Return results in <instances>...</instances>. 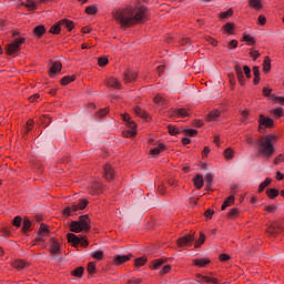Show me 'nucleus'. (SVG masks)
<instances>
[{"instance_id":"1","label":"nucleus","mask_w":284,"mask_h":284,"mask_svg":"<svg viewBox=\"0 0 284 284\" xmlns=\"http://www.w3.org/2000/svg\"><path fill=\"white\" fill-rule=\"evenodd\" d=\"M274 143H276V135H265L262 136L260 140L255 142V145L257 148V153L261 154V156H265L266 159H271V156H274Z\"/></svg>"},{"instance_id":"2","label":"nucleus","mask_w":284,"mask_h":284,"mask_svg":"<svg viewBox=\"0 0 284 284\" xmlns=\"http://www.w3.org/2000/svg\"><path fill=\"white\" fill-rule=\"evenodd\" d=\"M114 19L122 26V28H132V26H134V8L126 7L116 10Z\"/></svg>"},{"instance_id":"3","label":"nucleus","mask_w":284,"mask_h":284,"mask_svg":"<svg viewBox=\"0 0 284 284\" xmlns=\"http://www.w3.org/2000/svg\"><path fill=\"white\" fill-rule=\"evenodd\" d=\"M149 16H150V11L144 6L133 8L134 26L139 23H145V21H148Z\"/></svg>"},{"instance_id":"4","label":"nucleus","mask_w":284,"mask_h":284,"mask_svg":"<svg viewBox=\"0 0 284 284\" xmlns=\"http://www.w3.org/2000/svg\"><path fill=\"white\" fill-rule=\"evenodd\" d=\"M89 203H90V202H89L88 200H85V199H80V200H79V203L72 204L71 206H67V207L63 210L62 214H63L64 216H72V214H74V212H79V211H81V210H85V207H88V204H89Z\"/></svg>"},{"instance_id":"5","label":"nucleus","mask_w":284,"mask_h":284,"mask_svg":"<svg viewBox=\"0 0 284 284\" xmlns=\"http://www.w3.org/2000/svg\"><path fill=\"white\" fill-rule=\"evenodd\" d=\"M26 43V38L19 37L13 39L10 44L7 45V54L12 57V54H17V52H21V45Z\"/></svg>"},{"instance_id":"6","label":"nucleus","mask_w":284,"mask_h":284,"mask_svg":"<svg viewBox=\"0 0 284 284\" xmlns=\"http://www.w3.org/2000/svg\"><path fill=\"white\" fill-rule=\"evenodd\" d=\"M123 121H125L126 125H129L130 130L126 131V136L132 139V136H136V123L130 119V114H122Z\"/></svg>"},{"instance_id":"7","label":"nucleus","mask_w":284,"mask_h":284,"mask_svg":"<svg viewBox=\"0 0 284 284\" xmlns=\"http://www.w3.org/2000/svg\"><path fill=\"white\" fill-rule=\"evenodd\" d=\"M195 234L196 233L186 234L182 237H179L176 241L178 247H190V245H192V243H194V240L196 239Z\"/></svg>"},{"instance_id":"8","label":"nucleus","mask_w":284,"mask_h":284,"mask_svg":"<svg viewBox=\"0 0 284 284\" xmlns=\"http://www.w3.org/2000/svg\"><path fill=\"white\" fill-rule=\"evenodd\" d=\"M263 128H274V120L261 114L258 119V132H263Z\"/></svg>"},{"instance_id":"9","label":"nucleus","mask_w":284,"mask_h":284,"mask_svg":"<svg viewBox=\"0 0 284 284\" xmlns=\"http://www.w3.org/2000/svg\"><path fill=\"white\" fill-rule=\"evenodd\" d=\"M115 171L114 168H112L111 164H105L103 166V178L105 179V181H108L109 183L111 181H114V176H115Z\"/></svg>"},{"instance_id":"10","label":"nucleus","mask_w":284,"mask_h":284,"mask_svg":"<svg viewBox=\"0 0 284 284\" xmlns=\"http://www.w3.org/2000/svg\"><path fill=\"white\" fill-rule=\"evenodd\" d=\"M281 230H283V222L274 221L267 227L266 232H267V234H271L272 236H274V234H278V232H281Z\"/></svg>"},{"instance_id":"11","label":"nucleus","mask_w":284,"mask_h":284,"mask_svg":"<svg viewBox=\"0 0 284 284\" xmlns=\"http://www.w3.org/2000/svg\"><path fill=\"white\" fill-rule=\"evenodd\" d=\"M132 254H128V255H115L113 258V265H123V263H128V261H130L132 258Z\"/></svg>"},{"instance_id":"12","label":"nucleus","mask_w":284,"mask_h":284,"mask_svg":"<svg viewBox=\"0 0 284 284\" xmlns=\"http://www.w3.org/2000/svg\"><path fill=\"white\" fill-rule=\"evenodd\" d=\"M106 88H113L114 90H121V81L119 79L111 77L105 81Z\"/></svg>"},{"instance_id":"13","label":"nucleus","mask_w":284,"mask_h":284,"mask_svg":"<svg viewBox=\"0 0 284 284\" xmlns=\"http://www.w3.org/2000/svg\"><path fill=\"white\" fill-rule=\"evenodd\" d=\"M68 243H70L73 247H79L81 244V236H78L74 233H68Z\"/></svg>"},{"instance_id":"14","label":"nucleus","mask_w":284,"mask_h":284,"mask_svg":"<svg viewBox=\"0 0 284 284\" xmlns=\"http://www.w3.org/2000/svg\"><path fill=\"white\" fill-rule=\"evenodd\" d=\"M78 222H80V225L84 229V232H90L91 225L89 215H81Z\"/></svg>"},{"instance_id":"15","label":"nucleus","mask_w":284,"mask_h":284,"mask_svg":"<svg viewBox=\"0 0 284 284\" xmlns=\"http://www.w3.org/2000/svg\"><path fill=\"white\" fill-rule=\"evenodd\" d=\"M199 283L202 284H219V280L205 275L197 274Z\"/></svg>"},{"instance_id":"16","label":"nucleus","mask_w":284,"mask_h":284,"mask_svg":"<svg viewBox=\"0 0 284 284\" xmlns=\"http://www.w3.org/2000/svg\"><path fill=\"white\" fill-rule=\"evenodd\" d=\"M139 73L136 71L126 70L124 72V83H132V81H136Z\"/></svg>"},{"instance_id":"17","label":"nucleus","mask_w":284,"mask_h":284,"mask_svg":"<svg viewBox=\"0 0 284 284\" xmlns=\"http://www.w3.org/2000/svg\"><path fill=\"white\" fill-rule=\"evenodd\" d=\"M62 69L63 64H61L59 61H55L49 69V77L54 78V74H57V72H61Z\"/></svg>"},{"instance_id":"18","label":"nucleus","mask_w":284,"mask_h":284,"mask_svg":"<svg viewBox=\"0 0 284 284\" xmlns=\"http://www.w3.org/2000/svg\"><path fill=\"white\" fill-rule=\"evenodd\" d=\"M11 266L14 270L21 271V270H26V267H29L30 264H28V262H26L24 260H16L11 263Z\"/></svg>"},{"instance_id":"19","label":"nucleus","mask_w":284,"mask_h":284,"mask_svg":"<svg viewBox=\"0 0 284 284\" xmlns=\"http://www.w3.org/2000/svg\"><path fill=\"white\" fill-rule=\"evenodd\" d=\"M235 74L237 77L239 83L241 85H245V75L243 74V69L241 68V64H236L234 67Z\"/></svg>"},{"instance_id":"20","label":"nucleus","mask_w":284,"mask_h":284,"mask_svg":"<svg viewBox=\"0 0 284 284\" xmlns=\"http://www.w3.org/2000/svg\"><path fill=\"white\" fill-rule=\"evenodd\" d=\"M60 28H65L69 32L74 30V22L72 20L62 19L59 21Z\"/></svg>"},{"instance_id":"21","label":"nucleus","mask_w":284,"mask_h":284,"mask_svg":"<svg viewBox=\"0 0 284 284\" xmlns=\"http://www.w3.org/2000/svg\"><path fill=\"white\" fill-rule=\"evenodd\" d=\"M43 34H45V26L40 24L33 29V37L36 39H41L43 37Z\"/></svg>"},{"instance_id":"22","label":"nucleus","mask_w":284,"mask_h":284,"mask_svg":"<svg viewBox=\"0 0 284 284\" xmlns=\"http://www.w3.org/2000/svg\"><path fill=\"white\" fill-rule=\"evenodd\" d=\"M71 232H74L75 234H79V232H85L83 226L80 224L79 221H72L70 224Z\"/></svg>"},{"instance_id":"23","label":"nucleus","mask_w":284,"mask_h":284,"mask_svg":"<svg viewBox=\"0 0 284 284\" xmlns=\"http://www.w3.org/2000/svg\"><path fill=\"white\" fill-rule=\"evenodd\" d=\"M166 150H168V146H165V144L163 143H160L156 148L150 151V154H152L153 156H159L161 152H165Z\"/></svg>"},{"instance_id":"24","label":"nucleus","mask_w":284,"mask_h":284,"mask_svg":"<svg viewBox=\"0 0 284 284\" xmlns=\"http://www.w3.org/2000/svg\"><path fill=\"white\" fill-rule=\"evenodd\" d=\"M193 184L195 186L196 190H201L203 187V175L202 174H196L194 178H193Z\"/></svg>"},{"instance_id":"25","label":"nucleus","mask_w":284,"mask_h":284,"mask_svg":"<svg viewBox=\"0 0 284 284\" xmlns=\"http://www.w3.org/2000/svg\"><path fill=\"white\" fill-rule=\"evenodd\" d=\"M234 195H230L229 197H226V200L222 204V211L227 210V207H232V205H234Z\"/></svg>"},{"instance_id":"26","label":"nucleus","mask_w":284,"mask_h":284,"mask_svg":"<svg viewBox=\"0 0 284 284\" xmlns=\"http://www.w3.org/2000/svg\"><path fill=\"white\" fill-rule=\"evenodd\" d=\"M193 264L196 265V267H205V265H210V258H196L193 261Z\"/></svg>"},{"instance_id":"27","label":"nucleus","mask_w":284,"mask_h":284,"mask_svg":"<svg viewBox=\"0 0 284 284\" xmlns=\"http://www.w3.org/2000/svg\"><path fill=\"white\" fill-rule=\"evenodd\" d=\"M270 70H272V59H270V57L266 55L263 61V72L267 74Z\"/></svg>"},{"instance_id":"28","label":"nucleus","mask_w":284,"mask_h":284,"mask_svg":"<svg viewBox=\"0 0 284 284\" xmlns=\"http://www.w3.org/2000/svg\"><path fill=\"white\" fill-rule=\"evenodd\" d=\"M226 216H227V219H231V220L239 219V216H241V211H239V209H236V207H233L229 211Z\"/></svg>"},{"instance_id":"29","label":"nucleus","mask_w":284,"mask_h":284,"mask_svg":"<svg viewBox=\"0 0 284 284\" xmlns=\"http://www.w3.org/2000/svg\"><path fill=\"white\" fill-rule=\"evenodd\" d=\"M248 6L254 10H263V3H261V0H248Z\"/></svg>"},{"instance_id":"30","label":"nucleus","mask_w":284,"mask_h":284,"mask_svg":"<svg viewBox=\"0 0 284 284\" xmlns=\"http://www.w3.org/2000/svg\"><path fill=\"white\" fill-rule=\"evenodd\" d=\"M73 81H77V75H65L61 79L60 83L61 85H69Z\"/></svg>"},{"instance_id":"31","label":"nucleus","mask_w":284,"mask_h":284,"mask_svg":"<svg viewBox=\"0 0 284 284\" xmlns=\"http://www.w3.org/2000/svg\"><path fill=\"white\" fill-rule=\"evenodd\" d=\"M61 246L57 241H53L50 245V254H60Z\"/></svg>"},{"instance_id":"32","label":"nucleus","mask_w":284,"mask_h":284,"mask_svg":"<svg viewBox=\"0 0 284 284\" xmlns=\"http://www.w3.org/2000/svg\"><path fill=\"white\" fill-rule=\"evenodd\" d=\"M153 102L155 105H168V100H165L161 94L155 95Z\"/></svg>"},{"instance_id":"33","label":"nucleus","mask_w":284,"mask_h":284,"mask_svg":"<svg viewBox=\"0 0 284 284\" xmlns=\"http://www.w3.org/2000/svg\"><path fill=\"white\" fill-rule=\"evenodd\" d=\"M164 263H165V260H163V258L154 260L151 262L150 268L159 270V267H161V265H163Z\"/></svg>"},{"instance_id":"34","label":"nucleus","mask_w":284,"mask_h":284,"mask_svg":"<svg viewBox=\"0 0 284 284\" xmlns=\"http://www.w3.org/2000/svg\"><path fill=\"white\" fill-rule=\"evenodd\" d=\"M133 112L136 114V116H141V119H148V112L141 109V106H135L133 109Z\"/></svg>"},{"instance_id":"35","label":"nucleus","mask_w":284,"mask_h":284,"mask_svg":"<svg viewBox=\"0 0 284 284\" xmlns=\"http://www.w3.org/2000/svg\"><path fill=\"white\" fill-rule=\"evenodd\" d=\"M221 116V112L219 110H213L207 114L206 121H216Z\"/></svg>"},{"instance_id":"36","label":"nucleus","mask_w":284,"mask_h":284,"mask_svg":"<svg viewBox=\"0 0 284 284\" xmlns=\"http://www.w3.org/2000/svg\"><path fill=\"white\" fill-rule=\"evenodd\" d=\"M278 194H280L278 189L266 190V195L268 196V199H271V201H274V199H276V196H278Z\"/></svg>"},{"instance_id":"37","label":"nucleus","mask_w":284,"mask_h":284,"mask_svg":"<svg viewBox=\"0 0 284 284\" xmlns=\"http://www.w3.org/2000/svg\"><path fill=\"white\" fill-rule=\"evenodd\" d=\"M83 272H85V268L82 266L77 267L71 272V276H74L75 278H81L83 276Z\"/></svg>"},{"instance_id":"38","label":"nucleus","mask_w":284,"mask_h":284,"mask_svg":"<svg viewBox=\"0 0 284 284\" xmlns=\"http://www.w3.org/2000/svg\"><path fill=\"white\" fill-rule=\"evenodd\" d=\"M223 156L226 161H232V159H234V151L232 148H227L224 152H223Z\"/></svg>"},{"instance_id":"39","label":"nucleus","mask_w":284,"mask_h":284,"mask_svg":"<svg viewBox=\"0 0 284 284\" xmlns=\"http://www.w3.org/2000/svg\"><path fill=\"white\" fill-rule=\"evenodd\" d=\"M30 227H32V222H30V219L24 217L23 219V226L22 232L26 234V232H30Z\"/></svg>"},{"instance_id":"40","label":"nucleus","mask_w":284,"mask_h":284,"mask_svg":"<svg viewBox=\"0 0 284 284\" xmlns=\"http://www.w3.org/2000/svg\"><path fill=\"white\" fill-rule=\"evenodd\" d=\"M38 234L39 236H48V234H50V230L48 229V225L41 224Z\"/></svg>"},{"instance_id":"41","label":"nucleus","mask_w":284,"mask_h":284,"mask_svg":"<svg viewBox=\"0 0 284 284\" xmlns=\"http://www.w3.org/2000/svg\"><path fill=\"white\" fill-rule=\"evenodd\" d=\"M242 41H245L247 43V45L256 44V40L254 39V37L250 36V34H244Z\"/></svg>"},{"instance_id":"42","label":"nucleus","mask_w":284,"mask_h":284,"mask_svg":"<svg viewBox=\"0 0 284 284\" xmlns=\"http://www.w3.org/2000/svg\"><path fill=\"white\" fill-rule=\"evenodd\" d=\"M175 113L178 114V116H180L181 119H185V116H190V110L187 109H178L175 111Z\"/></svg>"},{"instance_id":"43","label":"nucleus","mask_w":284,"mask_h":284,"mask_svg":"<svg viewBox=\"0 0 284 284\" xmlns=\"http://www.w3.org/2000/svg\"><path fill=\"white\" fill-rule=\"evenodd\" d=\"M182 133L185 134V136H196L199 131L196 129H183Z\"/></svg>"},{"instance_id":"44","label":"nucleus","mask_w":284,"mask_h":284,"mask_svg":"<svg viewBox=\"0 0 284 284\" xmlns=\"http://www.w3.org/2000/svg\"><path fill=\"white\" fill-rule=\"evenodd\" d=\"M50 34H61V24L55 23L53 24L50 30H49Z\"/></svg>"},{"instance_id":"45","label":"nucleus","mask_w":284,"mask_h":284,"mask_svg":"<svg viewBox=\"0 0 284 284\" xmlns=\"http://www.w3.org/2000/svg\"><path fill=\"white\" fill-rule=\"evenodd\" d=\"M203 243H205V234L201 232L200 237L195 241L194 247L197 250L199 247H201V245H203Z\"/></svg>"},{"instance_id":"46","label":"nucleus","mask_w":284,"mask_h":284,"mask_svg":"<svg viewBox=\"0 0 284 284\" xmlns=\"http://www.w3.org/2000/svg\"><path fill=\"white\" fill-rule=\"evenodd\" d=\"M270 183H272V179L266 178V179L264 180V182H262V183L260 184L257 192L261 194V192H263V191L265 190V187H267V185H270Z\"/></svg>"},{"instance_id":"47","label":"nucleus","mask_w":284,"mask_h":284,"mask_svg":"<svg viewBox=\"0 0 284 284\" xmlns=\"http://www.w3.org/2000/svg\"><path fill=\"white\" fill-rule=\"evenodd\" d=\"M169 133L172 135V136H176V134H182L183 133V130H179V128L174 126V125H169Z\"/></svg>"},{"instance_id":"48","label":"nucleus","mask_w":284,"mask_h":284,"mask_svg":"<svg viewBox=\"0 0 284 284\" xmlns=\"http://www.w3.org/2000/svg\"><path fill=\"white\" fill-rule=\"evenodd\" d=\"M223 30L227 32V34H234V23L227 22L223 26Z\"/></svg>"},{"instance_id":"49","label":"nucleus","mask_w":284,"mask_h":284,"mask_svg":"<svg viewBox=\"0 0 284 284\" xmlns=\"http://www.w3.org/2000/svg\"><path fill=\"white\" fill-rule=\"evenodd\" d=\"M148 263V258L145 257H138L134 261V266L135 267H143V265H145Z\"/></svg>"},{"instance_id":"50","label":"nucleus","mask_w":284,"mask_h":284,"mask_svg":"<svg viewBox=\"0 0 284 284\" xmlns=\"http://www.w3.org/2000/svg\"><path fill=\"white\" fill-rule=\"evenodd\" d=\"M206 187L210 190L212 187V182L214 181V175L211 173L205 174Z\"/></svg>"},{"instance_id":"51","label":"nucleus","mask_w":284,"mask_h":284,"mask_svg":"<svg viewBox=\"0 0 284 284\" xmlns=\"http://www.w3.org/2000/svg\"><path fill=\"white\" fill-rule=\"evenodd\" d=\"M87 272L89 274H97V265L94 264V262H89L87 266Z\"/></svg>"},{"instance_id":"52","label":"nucleus","mask_w":284,"mask_h":284,"mask_svg":"<svg viewBox=\"0 0 284 284\" xmlns=\"http://www.w3.org/2000/svg\"><path fill=\"white\" fill-rule=\"evenodd\" d=\"M97 12H99V9L94 4L89 6V7L85 8V13L87 14H97Z\"/></svg>"},{"instance_id":"53","label":"nucleus","mask_w":284,"mask_h":284,"mask_svg":"<svg viewBox=\"0 0 284 284\" xmlns=\"http://www.w3.org/2000/svg\"><path fill=\"white\" fill-rule=\"evenodd\" d=\"M24 8H29L30 10H37V2L34 0H27V3H22Z\"/></svg>"},{"instance_id":"54","label":"nucleus","mask_w":284,"mask_h":284,"mask_svg":"<svg viewBox=\"0 0 284 284\" xmlns=\"http://www.w3.org/2000/svg\"><path fill=\"white\" fill-rule=\"evenodd\" d=\"M234 14V9H229L227 11H224L220 14V19H229V17H232Z\"/></svg>"},{"instance_id":"55","label":"nucleus","mask_w":284,"mask_h":284,"mask_svg":"<svg viewBox=\"0 0 284 284\" xmlns=\"http://www.w3.org/2000/svg\"><path fill=\"white\" fill-rule=\"evenodd\" d=\"M108 63H109L108 57H100L98 59V65H100V68H105Z\"/></svg>"},{"instance_id":"56","label":"nucleus","mask_w":284,"mask_h":284,"mask_svg":"<svg viewBox=\"0 0 284 284\" xmlns=\"http://www.w3.org/2000/svg\"><path fill=\"white\" fill-rule=\"evenodd\" d=\"M109 113H110V109L104 108V109H101V110L97 113V116H98V119H103V116H108Z\"/></svg>"},{"instance_id":"57","label":"nucleus","mask_w":284,"mask_h":284,"mask_svg":"<svg viewBox=\"0 0 284 284\" xmlns=\"http://www.w3.org/2000/svg\"><path fill=\"white\" fill-rule=\"evenodd\" d=\"M272 114H274V116H277L278 119L283 118L284 113H283V108H276L272 111Z\"/></svg>"},{"instance_id":"58","label":"nucleus","mask_w":284,"mask_h":284,"mask_svg":"<svg viewBox=\"0 0 284 284\" xmlns=\"http://www.w3.org/2000/svg\"><path fill=\"white\" fill-rule=\"evenodd\" d=\"M92 256L95 261H103V251H95L92 253Z\"/></svg>"},{"instance_id":"59","label":"nucleus","mask_w":284,"mask_h":284,"mask_svg":"<svg viewBox=\"0 0 284 284\" xmlns=\"http://www.w3.org/2000/svg\"><path fill=\"white\" fill-rule=\"evenodd\" d=\"M23 221V219H21V216H16L13 220H12V225L13 227H21V222Z\"/></svg>"},{"instance_id":"60","label":"nucleus","mask_w":284,"mask_h":284,"mask_svg":"<svg viewBox=\"0 0 284 284\" xmlns=\"http://www.w3.org/2000/svg\"><path fill=\"white\" fill-rule=\"evenodd\" d=\"M250 57L253 58V61H256V59L261 57V53L258 52V50L251 49Z\"/></svg>"},{"instance_id":"61","label":"nucleus","mask_w":284,"mask_h":284,"mask_svg":"<svg viewBox=\"0 0 284 284\" xmlns=\"http://www.w3.org/2000/svg\"><path fill=\"white\" fill-rule=\"evenodd\" d=\"M257 23H258V26H265V23H267V18H265V16L261 14L257 18Z\"/></svg>"},{"instance_id":"62","label":"nucleus","mask_w":284,"mask_h":284,"mask_svg":"<svg viewBox=\"0 0 284 284\" xmlns=\"http://www.w3.org/2000/svg\"><path fill=\"white\" fill-rule=\"evenodd\" d=\"M271 99L273 101H277V103H280V105H284V98L283 97L271 95Z\"/></svg>"},{"instance_id":"63","label":"nucleus","mask_w":284,"mask_h":284,"mask_svg":"<svg viewBox=\"0 0 284 284\" xmlns=\"http://www.w3.org/2000/svg\"><path fill=\"white\" fill-rule=\"evenodd\" d=\"M126 283L128 284H142L143 280L138 278V277H133V278L129 280Z\"/></svg>"},{"instance_id":"64","label":"nucleus","mask_w":284,"mask_h":284,"mask_svg":"<svg viewBox=\"0 0 284 284\" xmlns=\"http://www.w3.org/2000/svg\"><path fill=\"white\" fill-rule=\"evenodd\" d=\"M275 165H278V163H284V154H280L274 159Z\"/></svg>"}]
</instances>
